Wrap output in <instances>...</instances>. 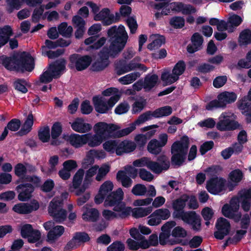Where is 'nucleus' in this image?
Masks as SVG:
<instances>
[{"mask_svg":"<svg viewBox=\"0 0 251 251\" xmlns=\"http://www.w3.org/2000/svg\"><path fill=\"white\" fill-rule=\"evenodd\" d=\"M63 131L62 126L59 122H55L52 126L50 131L51 140L50 144L53 146H58L63 143L59 138Z\"/></svg>","mask_w":251,"mask_h":251,"instance_id":"6ab92c4d","label":"nucleus"},{"mask_svg":"<svg viewBox=\"0 0 251 251\" xmlns=\"http://www.w3.org/2000/svg\"><path fill=\"white\" fill-rule=\"evenodd\" d=\"M238 123L234 120H230L227 117H224L220 120L217 124V128L221 131L233 130L238 128Z\"/></svg>","mask_w":251,"mask_h":251,"instance_id":"b1692460","label":"nucleus"},{"mask_svg":"<svg viewBox=\"0 0 251 251\" xmlns=\"http://www.w3.org/2000/svg\"><path fill=\"white\" fill-rule=\"evenodd\" d=\"M116 179L125 188L130 187L132 183V179L126 175L125 171H119L116 175Z\"/></svg>","mask_w":251,"mask_h":251,"instance_id":"f704fd0d","label":"nucleus"},{"mask_svg":"<svg viewBox=\"0 0 251 251\" xmlns=\"http://www.w3.org/2000/svg\"><path fill=\"white\" fill-rule=\"evenodd\" d=\"M34 124V117L31 111L27 115L21 129L16 132L17 136H23L27 134L31 131Z\"/></svg>","mask_w":251,"mask_h":251,"instance_id":"c85d7f7f","label":"nucleus"},{"mask_svg":"<svg viewBox=\"0 0 251 251\" xmlns=\"http://www.w3.org/2000/svg\"><path fill=\"white\" fill-rule=\"evenodd\" d=\"M120 53L106 44L99 52V58L92 64V70L94 72H100L103 70L109 64V57L115 58Z\"/></svg>","mask_w":251,"mask_h":251,"instance_id":"20e7f679","label":"nucleus"},{"mask_svg":"<svg viewBox=\"0 0 251 251\" xmlns=\"http://www.w3.org/2000/svg\"><path fill=\"white\" fill-rule=\"evenodd\" d=\"M186 69V65L183 60H179L175 65L172 73L176 76L182 75Z\"/></svg>","mask_w":251,"mask_h":251,"instance_id":"8fccbe9b","label":"nucleus"},{"mask_svg":"<svg viewBox=\"0 0 251 251\" xmlns=\"http://www.w3.org/2000/svg\"><path fill=\"white\" fill-rule=\"evenodd\" d=\"M85 138H86L85 134L80 135L74 133L70 135L64 133L62 137L63 139L76 149L82 147L85 145Z\"/></svg>","mask_w":251,"mask_h":251,"instance_id":"dca6fc26","label":"nucleus"},{"mask_svg":"<svg viewBox=\"0 0 251 251\" xmlns=\"http://www.w3.org/2000/svg\"><path fill=\"white\" fill-rule=\"evenodd\" d=\"M84 175V171L83 169H78L74 176L72 181V187L77 189L80 186Z\"/></svg>","mask_w":251,"mask_h":251,"instance_id":"79ce46f5","label":"nucleus"},{"mask_svg":"<svg viewBox=\"0 0 251 251\" xmlns=\"http://www.w3.org/2000/svg\"><path fill=\"white\" fill-rule=\"evenodd\" d=\"M89 234L86 232L78 231L74 233L72 239L66 245L65 251H70L79 247L81 243H85L90 240Z\"/></svg>","mask_w":251,"mask_h":251,"instance_id":"f8f14e48","label":"nucleus"},{"mask_svg":"<svg viewBox=\"0 0 251 251\" xmlns=\"http://www.w3.org/2000/svg\"><path fill=\"white\" fill-rule=\"evenodd\" d=\"M182 214L176 215V219H181L184 223L191 226L192 229L196 231L201 229V218L195 211H188L182 212Z\"/></svg>","mask_w":251,"mask_h":251,"instance_id":"6e6552de","label":"nucleus"},{"mask_svg":"<svg viewBox=\"0 0 251 251\" xmlns=\"http://www.w3.org/2000/svg\"><path fill=\"white\" fill-rule=\"evenodd\" d=\"M35 230L31 225L26 224H25L21 226L20 233L21 236L25 239L28 238L29 235Z\"/></svg>","mask_w":251,"mask_h":251,"instance_id":"13d9d810","label":"nucleus"},{"mask_svg":"<svg viewBox=\"0 0 251 251\" xmlns=\"http://www.w3.org/2000/svg\"><path fill=\"white\" fill-rule=\"evenodd\" d=\"M141 74L139 72H134L120 77L119 79V81L124 85L129 84L132 83Z\"/></svg>","mask_w":251,"mask_h":251,"instance_id":"ea45409f","label":"nucleus"},{"mask_svg":"<svg viewBox=\"0 0 251 251\" xmlns=\"http://www.w3.org/2000/svg\"><path fill=\"white\" fill-rule=\"evenodd\" d=\"M176 7L178 10L181 11L184 15H190L197 12L196 8L191 4H184L179 2Z\"/></svg>","mask_w":251,"mask_h":251,"instance_id":"c03bdc74","label":"nucleus"},{"mask_svg":"<svg viewBox=\"0 0 251 251\" xmlns=\"http://www.w3.org/2000/svg\"><path fill=\"white\" fill-rule=\"evenodd\" d=\"M152 211V207L149 206L146 208L136 207L132 209V216L135 218H142L150 214Z\"/></svg>","mask_w":251,"mask_h":251,"instance_id":"e433bc0d","label":"nucleus"},{"mask_svg":"<svg viewBox=\"0 0 251 251\" xmlns=\"http://www.w3.org/2000/svg\"><path fill=\"white\" fill-rule=\"evenodd\" d=\"M53 78L55 79V76L49 69L43 72L39 76L40 81L43 83H50L52 81Z\"/></svg>","mask_w":251,"mask_h":251,"instance_id":"4d7b16f0","label":"nucleus"},{"mask_svg":"<svg viewBox=\"0 0 251 251\" xmlns=\"http://www.w3.org/2000/svg\"><path fill=\"white\" fill-rule=\"evenodd\" d=\"M97 154V151L95 150H91L87 154L86 158L85 159V162L82 164V167L84 169H86L89 167V165H92L94 163V156Z\"/></svg>","mask_w":251,"mask_h":251,"instance_id":"5fc2aeb1","label":"nucleus"},{"mask_svg":"<svg viewBox=\"0 0 251 251\" xmlns=\"http://www.w3.org/2000/svg\"><path fill=\"white\" fill-rule=\"evenodd\" d=\"M215 67L206 63L200 64L197 67L196 71L199 73L202 74H206L210 73L214 70Z\"/></svg>","mask_w":251,"mask_h":251,"instance_id":"680f3d73","label":"nucleus"},{"mask_svg":"<svg viewBox=\"0 0 251 251\" xmlns=\"http://www.w3.org/2000/svg\"><path fill=\"white\" fill-rule=\"evenodd\" d=\"M109 37V46L121 52L126 46L128 39V35L124 25H121L118 27L116 25L111 27L107 31Z\"/></svg>","mask_w":251,"mask_h":251,"instance_id":"7ed1b4c3","label":"nucleus"},{"mask_svg":"<svg viewBox=\"0 0 251 251\" xmlns=\"http://www.w3.org/2000/svg\"><path fill=\"white\" fill-rule=\"evenodd\" d=\"M21 126V121L16 118L11 119L5 126L6 128L12 131H18Z\"/></svg>","mask_w":251,"mask_h":251,"instance_id":"052dcab7","label":"nucleus"},{"mask_svg":"<svg viewBox=\"0 0 251 251\" xmlns=\"http://www.w3.org/2000/svg\"><path fill=\"white\" fill-rule=\"evenodd\" d=\"M190 196L187 194H183L178 198L174 200L172 202V207L174 209L173 217L176 219V215L182 214L184 212V209L186 206V202L188 201Z\"/></svg>","mask_w":251,"mask_h":251,"instance_id":"f3484780","label":"nucleus"},{"mask_svg":"<svg viewBox=\"0 0 251 251\" xmlns=\"http://www.w3.org/2000/svg\"><path fill=\"white\" fill-rule=\"evenodd\" d=\"M239 42L241 46H247L251 44V30L245 29L240 34Z\"/></svg>","mask_w":251,"mask_h":251,"instance_id":"58836bf2","label":"nucleus"},{"mask_svg":"<svg viewBox=\"0 0 251 251\" xmlns=\"http://www.w3.org/2000/svg\"><path fill=\"white\" fill-rule=\"evenodd\" d=\"M98 36H92L86 39L84 41V44L86 45H92L88 46L86 50L90 51L91 50H96L100 48L105 44L106 39L104 37H101L97 41L95 42L98 38Z\"/></svg>","mask_w":251,"mask_h":251,"instance_id":"bb28decb","label":"nucleus"},{"mask_svg":"<svg viewBox=\"0 0 251 251\" xmlns=\"http://www.w3.org/2000/svg\"><path fill=\"white\" fill-rule=\"evenodd\" d=\"M158 79V77L155 74L152 75L151 76H146L144 81V88L145 91H149L153 88L157 83Z\"/></svg>","mask_w":251,"mask_h":251,"instance_id":"4c0bfd02","label":"nucleus"},{"mask_svg":"<svg viewBox=\"0 0 251 251\" xmlns=\"http://www.w3.org/2000/svg\"><path fill=\"white\" fill-rule=\"evenodd\" d=\"M127 66L128 64H126L124 61H120L119 63H117L116 66L117 74L120 75L130 72V71H128L129 69Z\"/></svg>","mask_w":251,"mask_h":251,"instance_id":"e2e57ef3","label":"nucleus"},{"mask_svg":"<svg viewBox=\"0 0 251 251\" xmlns=\"http://www.w3.org/2000/svg\"><path fill=\"white\" fill-rule=\"evenodd\" d=\"M215 227L217 230L214 233L215 238L218 240H222L229 234L231 226L227 219L220 217L217 220Z\"/></svg>","mask_w":251,"mask_h":251,"instance_id":"ddd939ff","label":"nucleus"},{"mask_svg":"<svg viewBox=\"0 0 251 251\" xmlns=\"http://www.w3.org/2000/svg\"><path fill=\"white\" fill-rule=\"evenodd\" d=\"M237 98L235 93L224 91L218 95V100H214L208 102L205 108L207 110H212L214 108H224L227 104L235 102Z\"/></svg>","mask_w":251,"mask_h":251,"instance_id":"423d86ee","label":"nucleus"},{"mask_svg":"<svg viewBox=\"0 0 251 251\" xmlns=\"http://www.w3.org/2000/svg\"><path fill=\"white\" fill-rule=\"evenodd\" d=\"M100 215V212L97 209L91 208L83 212L82 218L85 222L95 223L99 220Z\"/></svg>","mask_w":251,"mask_h":251,"instance_id":"2f4dec72","label":"nucleus"},{"mask_svg":"<svg viewBox=\"0 0 251 251\" xmlns=\"http://www.w3.org/2000/svg\"><path fill=\"white\" fill-rule=\"evenodd\" d=\"M227 22L229 24V27H232L233 31L234 28L235 27H237L241 24L242 19L240 16L234 14L229 18Z\"/></svg>","mask_w":251,"mask_h":251,"instance_id":"bf43d9fd","label":"nucleus"},{"mask_svg":"<svg viewBox=\"0 0 251 251\" xmlns=\"http://www.w3.org/2000/svg\"><path fill=\"white\" fill-rule=\"evenodd\" d=\"M38 136L43 143L48 142L51 137L49 126H46L41 127L38 131Z\"/></svg>","mask_w":251,"mask_h":251,"instance_id":"a19ab883","label":"nucleus"},{"mask_svg":"<svg viewBox=\"0 0 251 251\" xmlns=\"http://www.w3.org/2000/svg\"><path fill=\"white\" fill-rule=\"evenodd\" d=\"M39 208L38 202L35 201L28 203H19L15 204L12 208L13 211L20 214H27L34 211L38 210Z\"/></svg>","mask_w":251,"mask_h":251,"instance_id":"a211bd4d","label":"nucleus"},{"mask_svg":"<svg viewBox=\"0 0 251 251\" xmlns=\"http://www.w3.org/2000/svg\"><path fill=\"white\" fill-rule=\"evenodd\" d=\"M14 173L16 176L23 179L27 173L25 165L22 163L17 164L14 167Z\"/></svg>","mask_w":251,"mask_h":251,"instance_id":"603ef678","label":"nucleus"},{"mask_svg":"<svg viewBox=\"0 0 251 251\" xmlns=\"http://www.w3.org/2000/svg\"><path fill=\"white\" fill-rule=\"evenodd\" d=\"M243 176V173L239 169L231 171L229 175L231 181L236 183L239 182L242 180Z\"/></svg>","mask_w":251,"mask_h":251,"instance_id":"0e129e2a","label":"nucleus"},{"mask_svg":"<svg viewBox=\"0 0 251 251\" xmlns=\"http://www.w3.org/2000/svg\"><path fill=\"white\" fill-rule=\"evenodd\" d=\"M113 188V183L110 181H106L100 186L99 191L107 196L109 193L112 192Z\"/></svg>","mask_w":251,"mask_h":251,"instance_id":"774afa93","label":"nucleus"},{"mask_svg":"<svg viewBox=\"0 0 251 251\" xmlns=\"http://www.w3.org/2000/svg\"><path fill=\"white\" fill-rule=\"evenodd\" d=\"M95 128V134H92L91 133L85 134V145L87 144L90 147H97L100 145L102 141L106 140L98 127Z\"/></svg>","mask_w":251,"mask_h":251,"instance_id":"aec40b11","label":"nucleus"},{"mask_svg":"<svg viewBox=\"0 0 251 251\" xmlns=\"http://www.w3.org/2000/svg\"><path fill=\"white\" fill-rule=\"evenodd\" d=\"M35 190L34 186L30 183H22L17 186L16 190L19 193L18 199L21 201H25L32 197Z\"/></svg>","mask_w":251,"mask_h":251,"instance_id":"4468645a","label":"nucleus"},{"mask_svg":"<svg viewBox=\"0 0 251 251\" xmlns=\"http://www.w3.org/2000/svg\"><path fill=\"white\" fill-rule=\"evenodd\" d=\"M70 63L68 67L73 69L75 68L77 71H82L87 69L91 64L92 58L89 55H81L78 53H74L69 57Z\"/></svg>","mask_w":251,"mask_h":251,"instance_id":"0eeeda50","label":"nucleus"},{"mask_svg":"<svg viewBox=\"0 0 251 251\" xmlns=\"http://www.w3.org/2000/svg\"><path fill=\"white\" fill-rule=\"evenodd\" d=\"M110 14V11L109 9L104 8L94 16V20L96 21H102L103 25H107L104 22L108 19Z\"/></svg>","mask_w":251,"mask_h":251,"instance_id":"37998d69","label":"nucleus"},{"mask_svg":"<svg viewBox=\"0 0 251 251\" xmlns=\"http://www.w3.org/2000/svg\"><path fill=\"white\" fill-rule=\"evenodd\" d=\"M72 128L75 131L80 133H86L92 129L91 124L84 122L81 118H77L71 124Z\"/></svg>","mask_w":251,"mask_h":251,"instance_id":"a878e982","label":"nucleus"},{"mask_svg":"<svg viewBox=\"0 0 251 251\" xmlns=\"http://www.w3.org/2000/svg\"><path fill=\"white\" fill-rule=\"evenodd\" d=\"M13 34L12 28L9 25H5L0 28V48L5 45Z\"/></svg>","mask_w":251,"mask_h":251,"instance_id":"473e14b6","label":"nucleus"},{"mask_svg":"<svg viewBox=\"0 0 251 251\" xmlns=\"http://www.w3.org/2000/svg\"><path fill=\"white\" fill-rule=\"evenodd\" d=\"M221 212L225 217L233 220L236 223H238L242 217L241 213L234 210L228 203H226L223 206Z\"/></svg>","mask_w":251,"mask_h":251,"instance_id":"393cba45","label":"nucleus"},{"mask_svg":"<svg viewBox=\"0 0 251 251\" xmlns=\"http://www.w3.org/2000/svg\"><path fill=\"white\" fill-rule=\"evenodd\" d=\"M170 25L175 29L182 28L185 25V20L182 17L174 16L170 20Z\"/></svg>","mask_w":251,"mask_h":251,"instance_id":"09e8293b","label":"nucleus"},{"mask_svg":"<svg viewBox=\"0 0 251 251\" xmlns=\"http://www.w3.org/2000/svg\"><path fill=\"white\" fill-rule=\"evenodd\" d=\"M93 101L95 110L99 113H107L109 110L106 101L102 99L101 97L94 96L93 98Z\"/></svg>","mask_w":251,"mask_h":251,"instance_id":"c756f323","label":"nucleus"},{"mask_svg":"<svg viewBox=\"0 0 251 251\" xmlns=\"http://www.w3.org/2000/svg\"><path fill=\"white\" fill-rule=\"evenodd\" d=\"M131 210L132 208H128V209H125V210L123 211H118L120 213H116L111 210L104 209L102 212V215L107 221H110L118 218L125 219L130 215Z\"/></svg>","mask_w":251,"mask_h":251,"instance_id":"5701e85b","label":"nucleus"},{"mask_svg":"<svg viewBox=\"0 0 251 251\" xmlns=\"http://www.w3.org/2000/svg\"><path fill=\"white\" fill-rule=\"evenodd\" d=\"M226 180L217 176L210 178L207 182L205 188L212 195H218L225 190Z\"/></svg>","mask_w":251,"mask_h":251,"instance_id":"9b49d317","label":"nucleus"},{"mask_svg":"<svg viewBox=\"0 0 251 251\" xmlns=\"http://www.w3.org/2000/svg\"><path fill=\"white\" fill-rule=\"evenodd\" d=\"M179 79L178 76H176L173 74H171L168 70H164L161 75V79L166 84H172Z\"/></svg>","mask_w":251,"mask_h":251,"instance_id":"49530a36","label":"nucleus"},{"mask_svg":"<svg viewBox=\"0 0 251 251\" xmlns=\"http://www.w3.org/2000/svg\"><path fill=\"white\" fill-rule=\"evenodd\" d=\"M66 61L64 58L57 59L51 63L49 69L55 76V79L59 78L66 69Z\"/></svg>","mask_w":251,"mask_h":251,"instance_id":"412c9836","label":"nucleus"},{"mask_svg":"<svg viewBox=\"0 0 251 251\" xmlns=\"http://www.w3.org/2000/svg\"><path fill=\"white\" fill-rule=\"evenodd\" d=\"M0 63L8 70L16 71L24 73L31 72L35 67L34 59L30 53L22 52L20 55L7 56L3 55L0 57Z\"/></svg>","mask_w":251,"mask_h":251,"instance_id":"f03ea898","label":"nucleus"},{"mask_svg":"<svg viewBox=\"0 0 251 251\" xmlns=\"http://www.w3.org/2000/svg\"><path fill=\"white\" fill-rule=\"evenodd\" d=\"M34 124V117L31 111L27 115L21 129L16 132L17 136H23L27 134L31 131Z\"/></svg>","mask_w":251,"mask_h":251,"instance_id":"cd10ccee","label":"nucleus"},{"mask_svg":"<svg viewBox=\"0 0 251 251\" xmlns=\"http://www.w3.org/2000/svg\"><path fill=\"white\" fill-rule=\"evenodd\" d=\"M117 143L118 140H108L103 144V148L105 151L110 153H116Z\"/></svg>","mask_w":251,"mask_h":251,"instance_id":"3c124183","label":"nucleus"},{"mask_svg":"<svg viewBox=\"0 0 251 251\" xmlns=\"http://www.w3.org/2000/svg\"><path fill=\"white\" fill-rule=\"evenodd\" d=\"M190 141L188 137L184 135L180 140L174 142L171 147V163L174 168L181 166L185 162L188 154V160L191 161L196 157L197 147L193 145L190 148L189 153L188 149Z\"/></svg>","mask_w":251,"mask_h":251,"instance_id":"f257e3e1","label":"nucleus"},{"mask_svg":"<svg viewBox=\"0 0 251 251\" xmlns=\"http://www.w3.org/2000/svg\"><path fill=\"white\" fill-rule=\"evenodd\" d=\"M171 216L170 211L167 208L158 209L155 210L150 216V217H158L161 220L168 219Z\"/></svg>","mask_w":251,"mask_h":251,"instance_id":"de8ad7c7","label":"nucleus"},{"mask_svg":"<svg viewBox=\"0 0 251 251\" xmlns=\"http://www.w3.org/2000/svg\"><path fill=\"white\" fill-rule=\"evenodd\" d=\"M125 246L124 243L120 241H116L109 245L107 251H124Z\"/></svg>","mask_w":251,"mask_h":251,"instance_id":"338daca9","label":"nucleus"},{"mask_svg":"<svg viewBox=\"0 0 251 251\" xmlns=\"http://www.w3.org/2000/svg\"><path fill=\"white\" fill-rule=\"evenodd\" d=\"M191 44L187 47V51L189 53H194L200 50L203 42L202 36L198 32H196L191 37Z\"/></svg>","mask_w":251,"mask_h":251,"instance_id":"4be33fe9","label":"nucleus"},{"mask_svg":"<svg viewBox=\"0 0 251 251\" xmlns=\"http://www.w3.org/2000/svg\"><path fill=\"white\" fill-rule=\"evenodd\" d=\"M144 122L145 121H142L141 119L140 115L133 123L130 124L129 126L117 131L115 137L120 138L127 135L136 128V125H140Z\"/></svg>","mask_w":251,"mask_h":251,"instance_id":"7c9ffc66","label":"nucleus"},{"mask_svg":"<svg viewBox=\"0 0 251 251\" xmlns=\"http://www.w3.org/2000/svg\"><path fill=\"white\" fill-rule=\"evenodd\" d=\"M147 192V189L145 185L140 183L135 185L131 190V193L137 196H144Z\"/></svg>","mask_w":251,"mask_h":251,"instance_id":"6e6d98bb","label":"nucleus"},{"mask_svg":"<svg viewBox=\"0 0 251 251\" xmlns=\"http://www.w3.org/2000/svg\"><path fill=\"white\" fill-rule=\"evenodd\" d=\"M124 193L121 188H119L115 191L110 193L106 197L104 202L105 206H114V211H124L131 207H126V203L123 201Z\"/></svg>","mask_w":251,"mask_h":251,"instance_id":"39448f33","label":"nucleus"},{"mask_svg":"<svg viewBox=\"0 0 251 251\" xmlns=\"http://www.w3.org/2000/svg\"><path fill=\"white\" fill-rule=\"evenodd\" d=\"M38 8L34 9L32 15V21L34 23L39 22L41 16L42 15L45 9L44 5H40Z\"/></svg>","mask_w":251,"mask_h":251,"instance_id":"69168bd1","label":"nucleus"},{"mask_svg":"<svg viewBox=\"0 0 251 251\" xmlns=\"http://www.w3.org/2000/svg\"><path fill=\"white\" fill-rule=\"evenodd\" d=\"M28 86V82L24 78H16L13 82V86L15 90L23 94L28 91L27 86Z\"/></svg>","mask_w":251,"mask_h":251,"instance_id":"c9c22d12","label":"nucleus"},{"mask_svg":"<svg viewBox=\"0 0 251 251\" xmlns=\"http://www.w3.org/2000/svg\"><path fill=\"white\" fill-rule=\"evenodd\" d=\"M157 161H153L150 160L148 168L153 173L160 174L163 170H167L170 166V162L166 155L161 154L157 158Z\"/></svg>","mask_w":251,"mask_h":251,"instance_id":"1a4fd4ad","label":"nucleus"},{"mask_svg":"<svg viewBox=\"0 0 251 251\" xmlns=\"http://www.w3.org/2000/svg\"><path fill=\"white\" fill-rule=\"evenodd\" d=\"M96 127H98L99 130L104 136L105 140L110 137H115L116 132L120 129V126L113 124H107L104 122H99L95 125Z\"/></svg>","mask_w":251,"mask_h":251,"instance_id":"2eb2a0df","label":"nucleus"},{"mask_svg":"<svg viewBox=\"0 0 251 251\" xmlns=\"http://www.w3.org/2000/svg\"><path fill=\"white\" fill-rule=\"evenodd\" d=\"M173 109L170 106H165L155 109L154 111L149 110L141 114V119L142 121H149L154 118H160L170 115Z\"/></svg>","mask_w":251,"mask_h":251,"instance_id":"9d476101","label":"nucleus"},{"mask_svg":"<svg viewBox=\"0 0 251 251\" xmlns=\"http://www.w3.org/2000/svg\"><path fill=\"white\" fill-rule=\"evenodd\" d=\"M171 234L161 232L159 236V242L161 245L164 246L167 244L174 245L178 243L175 239H169Z\"/></svg>","mask_w":251,"mask_h":251,"instance_id":"a18cd8bd","label":"nucleus"},{"mask_svg":"<svg viewBox=\"0 0 251 251\" xmlns=\"http://www.w3.org/2000/svg\"><path fill=\"white\" fill-rule=\"evenodd\" d=\"M67 215V211L64 209L61 208L50 216L52 217L53 220L56 222L60 223L66 220Z\"/></svg>","mask_w":251,"mask_h":251,"instance_id":"864d4df0","label":"nucleus"},{"mask_svg":"<svg viewBox=\"0 0 251 251\" xmlns=\"http://www.w3.org/2000/svg\"><path fill=\"white\" fill-rule=\"evenodd\" d=\"M163 147L156 139H151L147 145V150L151 154L155 156L159 155L162 151Z\"/></svg>","mask_w":251,"mask_h":251,"instance_id":"72a5a7b5","label":"nucleus"}]
</instances>
